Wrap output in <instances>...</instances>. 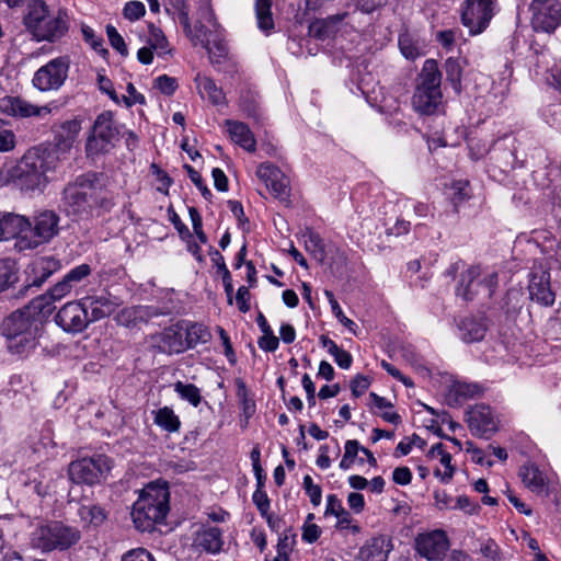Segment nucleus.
Wrapping results in <instances>:
<instances>
[{"instance_id":"nucleus-2","label":"nucleus","mask_w":561,"mask_h":561,"mask_svg":"<svg viewBox=\"0 0 561 561\" xmlns=\"http://www.w3.org/2000/svg\"><path fill=\"white\" fill-rule=\"evenodd\" d=\"M114 204L112 195L104 190L93 173L77 176L62 192L65 210L76 219L92 216L94 209L108 211Z\"/></svg>"},{"instance_id":"nucleus-56","label":"nucleus","mask_w":561,"mask_h":561,"mask_svg":"<svg viewBox=\"0 0 561 561\" xmlns=\"http://www.w3.org/2000/svg\"><path fill=\"white\" fill-rule=\"evenodd\" d=\"M216 255L218 256V260L220 261V272L222 273V283H224V286H225L226 295L228 297V302L232 304V290H233V287H232L230 272H229V270L226 266L224 256L219 252H216Z\"/></svg>"},{"instance_id":"nucleus-11","label":"nucleus","mask_w":561,"mask_h":561,"mask_svg":"<svg viewBox=\"0 0 561 561\" xmlns=\"http://www.w3.org/2000/svg\"><path fill=\"white\" fill-rule=\"evenodd\" d=\"M255 175L276 199L289 203L290 181L278 167L271 162H262L256 167Z\"/></svg>"},{"instance_id":"nucleus-64","label":"nucleus","mask_w":561,"mask_h":561,"mask_svg":"<svg viewBox=\"0 0 561 561\" xmlns=\"http://www.w3.org/2000/svg\"><path fill=\"white\" fill-rule=\"evenodd\" d=\"M322 534V529L317 524L302 525L301 539L305 542H316Z\"/></svg>"},{"instance_id":"nucleus-52","label":"nucleus","mask_w":561,"mask_h":561,"mask_svg":"<svg viewBox=\"0 0 561 561\" xmlns=\"http://www.w3.org/2000/svg\"><path fill=\"white\" fill-rule=\"evenodd\" d=\"M14 282L13 263L10 260H0V291Z\"/></svg>"},{"instance_id":"nucleus-34","label":"nucleus","mask_w":561,"mask_h":561,"mask_svg":"<svg viewBox=\"0 0 561 561\" xmlns=\"http://www.w3.org/2000/svg\"><path fill=\"white\" fill-rule=\"evenodd\" d=\"M182 324L187 348H193L199 343H206L210 339V332L205 325L188 321H182Z\"/></svg>"},{"instance_id":"nucleus-19","label":"nucleus","mask_w":561,"mask_h":561,"mask_svg":"<svg viewBox=\"0 0 561 561\" xmlns=\"http://www.w3.org/2000/svg\"><path fill=\"white\" fill-rule=\"evenodd\" d=\"M530 298L538 304L549 307L554 302V293L550 287V273L545 270L531 274L529 285Z\"/></svg>"},{"instance_id":"nucleus-55","label":"nucleus","mask_w":561,"mask_h":561,"mask_svg":"<svg viewBox=\"0 0 561 561\" xmlns=\"http://www.w3.org/2000/svg\"><path fill=\"white\" fill-rule=\"evenodd\" d=\"M82 34L85 42L98 53L101 55H106L107 49L104 47V42L101 37H98L94 31L89 26L82 27Z\"/></svg>"},{"instance_id":"nucleus-12","label":"nucleus","mask_w":561,"mask_h":561,"mask_svg":"<svg viewBox=\"0 0 561 561\" xmlns=\"http://www.w3.org/2000/svg\"><path fill=\"white\" fill-rule=\"evenodd\" d=\"M495 8V0H467L461 14L462 24L470 34L482 33L489 25Z\"/></svg>"},{"instance_id":"nucleus-39","label":"nucleus","mask_w":561,"mask_h":561,"mask_svg":"<svg viewBox=\"0 0 561 561\" xmlns=\"http://www.w3.org/2000/svg\"><path fill=\"white\" fill-rule=\"evenodd\" d=\"M153 422L156 425L167 432H176L180 428V420L173 410L169 407H163L153 412Z\"/></svg>"},{"instance_id":"nucleus-63","label":"nucleus","mask_w":561,"mask_h":561,"mask_svg":"<svg viewBox=\"0 0 561 561\" xmlns=\"http://www.w3.org/2000/svg\"><path fill=\"white\" fill-rule=\"evenodd\" d=\"M122 561H154L149 551L144 548L133 549L122 557Z\"/></svg>"},{"instance_id":"nucleus-24","label":"nucleus","mask_w":561,"mask_h":561,"mask_svg":"<svg viewBox=\"0 0 561 561\" xmlns=\"http://www.w3.org/2000/svg\"><path fill=\"white\" fill-rule=\"evenodd\" d=\"M80 119H70L61 124L60 130L56 135V144L51 149L58 150L60 159H65V154L73 147L76 139L81 130Z\"/></svg>"},{"instance_id":"nucleus-7","label":"nucleus","mask_w":561,"mask_h":561,"mask_svg":"<svg viewBox=\"0 0 561 561\" xmlns=\"http://www.w3.org/2000/svg\"><path fill=\"white\" fill-rule=\"evenodd\" d=\"M60 218L54 210L37 211L30 219V228L26 234H22L15 242L19 251L33 250L48 243L59 233Z\"/></svg>"},{"instance_id":"nucleus-35","label":"nucleus","mask_w":561,"mask_h":561,"mask_svg":"<svg viewBox=\"0 0 561 561\" xmlns=\"http://www.w3.org/2000/svg\"><path fill=\"white\" fill-rule=\"evenodd\" d=\"M479 392V386L462 380H454L447 392V397L455 403L474 397Z\"/></svg>"},{"instance_id":"nucleus-49","label":"nucleus","mask_w":561,"mask_h":561,"mask_svg":"<svg viewBox=\"0 0 561 561\" xmlns=\"http://www.w3.org/2000/svg\"><path fill=\"white\" fill-rule=\"evenodd\" d=\"M302 485L306 494L310 499L313 506H319L322 500V489L319 484H314L312 478L307 474L304 477Z\"/></svg>"},{"instance_id":"nucleus-37","label":"nucleus","mask_w":561,"mask_h":561,"mask_svg":"<svg viewBox=\"0 0 561 561\" xmlns=\"http://www.w3.org/2000/svg\"><path fill=\"white\" fill-rule=\"evenodd\" d=\"M199 94L207 98L214 104H220L225 100L224 92L215 82L205 76L198 75L195 79Z\"/></svg>"},{"instance_id":"nucleus-41","label":"nucleus","mask_w":561,"mask_h":561,"mask_svg":"<svg viewBox=\"0 0 561 561\" xmlns=\"http://www.w3.org/2000/svg\"><path fill=\"white\" fill-rule=\"evenodd\" d=\"M219 25L216 21L215 13L208 3L201 9V20L195 28V39L203 37V32L210 30L214 33H218Z\"/></svg>"},{"instance_id":"nucleus-13","label":"nucleus","mask_w":561,"mask_h":561,"mask_svg":"<svg viewBox=\"0 0 561 561\" xmlns=\"http://www.w3.org/2000/svg\"><path fill=\"white\" fill-rule=\"evenodd\" d=\"M530 11L536 31L550 33L561 24V0H533Z\"/></svg>"},{"instance_id":"nucleus-14","label":"nucleus","mask_w":561,"mask_h":561,"mask_svg":"<svg viewBox=\"0 0 561 561\" xmlns=\"http://www.w3.org/2000/svg\"><path fill=\"white\" fill-rule=\"evenodd\" d=\"M90 319L83 301L66 304L56 314V323L66 332H82Z\"/></svg>"},{"instance_id":"nucleus-33","label":"nucleus","mask_w":561,"mask_h":561,"mask_svg":"<svg viewBox=\"0 0 561 561\" xmlns=\"http://www.w3.org/2000/svg\"><path fill=\"white\" fill-rule=\"evenodd\" d=\"M65 80L66 72H35L32 82L36 89L46 92L59 89Z\"/></svg>"},{"instance_id":"nucleus-54","label":"nucleus","mask_w":561,"mask_h":561,"mask_svg":"<svg viewBox=\"0 0 561 561\" xmlns=\"http://www.w3.org/2000/svg\"><path fill=\"white\" fill-rule=\"evenodd\" d=\"M0 121V152H10L16 146V136L11 129L2 128Z\"/></svg>"},{"instance_id":"nucleus-29","label":"nucleus","mask_w":561,"mask_h":561,"mask_svg":"<svg viewBox=\"0 0 561 561\" xmlns=\"http://www.w3.org/2000/svg\"><path fill=\"white\" fill-rule=\"evenodd\" d=\"M459 337L466 343L481 341L486 332V325L482 319L466 317L459 323Z\"/></svg>"},{"instance_id":"nucleus-10","label":"nucleus","mask_w":561,"mask_h":561,"mask_svg":"<svg viewBox=\"0 0 561 561\" xmlns=\"http://www.w3.org/2000/svg\"><path fill=\"white\" fill-rule=\"evenodd\" d=\"M108 457L96 455L72 461L69 466V477L76 483H99L111 470Z\"/></svg>"},{"instance_id":"nucleus-30","label":"nucleus","mask_w":561,"mask_h":561,"mask_svg":"<svg viewBox=\"0 0 561 561\" xmlns=\"http://www.w3.org/2000/svg\"><path fill=\"white\" fill-rule=\"evenodd\" d=\"M78 515L85 527H100L107 519V512L98 504L81 505Z\"/></svg>"},{"instance_id":"nucleus-15","label":"nucleus","mask_w":561,"mask_h":561,"mask_svg":"<svg viewBox=\"0 0 561 561\" xmlns=\"http://www.w3.org/2000/svg\"><path fill=\"white\" fill-rule=\"evenodd\" d=\"M449 549V540L444 530L437 529L421 534L416 538V550L428 561L442 560Z\"/></svg>"},{"instance_id":"nucleus-1","label":"nucleus","mask_w":561,"mask_h":561,"mask_svg":"<svg viewBox=\"0 0 561 561\" xmlns=\"http://www.w3.org/2000/svg\"><path fill=\"white\" fill-rule=\"evenodd\" d=\"M43 308L44 298H36L2 321L0 331L10 354L26 358L39 346L45 331Z\"/></svg>"},{"instance_id":"nucleus-51","label":"nucleus","mask_w":561,"mask_h":561,"mask_svg":"<svg viewBox=\"0 0 561 561\" xmlns=\"http://www.w3.org/2000/svg\"><path fill=\"white\" fill-rule=\"evenodd\" d=\"M535 62L530 61L527 67H536V68H546V69H552L557 68L556 65H551L550 61L552 59L551 54L547 49H542L540 51H531L529 56Z\"/></svg>"},{"instance_id":"nucleus-8","label":"nucleus","mask_w":561,"mask_h":561,"mask_svg":"<svg viewBox=\"0 0 561 561\" xmlns=\"http://www.w3.org/2000/svg\"><path fill=\"white\" fill-rule=\"evenodd\" d=\"M442 72H421L413 95V107L422 115L439 114L444 111L440 90Z\"/></svg>"},{"instance_id":"nucleus-43","label":"nucleus","mask_w":561,"mask_h":561,"mask_svg":"<svg viewBox=\"0 0 561 561\" xmlns=\"http://www.w3.org/2000/svg\"><path fill=\"white\" fill-rule=\"evenodd\" d=\"M148 45L153 48L159 57L170 51L169 43L163 32L152 24L149 26Z\"/></svg>"},{"instance_id":"nucleus-58","label":"nucleus","mask_w":561,"mask_h":561,"mask_svg":"<svg viewBox=\"0 0 561 561\" xmlns=\"http://www.w3.org/2000/svg\"><path fill=\"white\" fill-rule=\"evenodd\" d=\"M145 12V5L140 1L127 2L124 8V16L130 21L140 19Z\"/></svg>"},{"instance_id":"nucleus-32","label":"nucleus","mask_w":561,"mask_h":561,"mask_svg":"<svg viewBox=\"0 0 561 561\" xmlns=\"http://www.w3.org/2000/svg\"><path fill=\"white\" fill-rule=\"evenodd\" d=\"M341 16L335 15L329 19L316 20L309 24L308 33L310 36L324 41L332 37L337 31V23Z\"/></svg>"},{"instance_id":"nucleus-27","label":"nucleus","mask_w":561,"mask_h":561,"mask_svg":"<svg viewBox=\"0 0 561 561\" xmlns=\"http://www.w3.org/2000/svg\"><path fill=\"white\" fill-rule=\"evenodd\" d=\"M207 50L213 64H221L222 59L228 56V47L226 42L220 37L219 32L214 33L208 30L203 32V37L197 39Z\"/></svg>"},{"instance_id":"nucleus-4","label":"nucleus","mask_w":561,"mask_h":561,"mask_svg":"<svg viewBox=\"0 0 561 561\" xmlns=\"http://www.w3.org/2000/svg\"><path fill=\"white\" fill-rule=\"evenodd\" d=\"M26 31L38 42H55L69 28V18L61 9H50L44 0H31L23 18Z\"/></svg>"},{"instance_id":"nucleus-60","label":"nucleus","mask_w":561,"mask_h":561,"mask_svg":"<svg viewBox=\"0 0 561 561\" xmlns=\"http://www.w3.org/2000/svg\"><path fill=\"white\" fill-rule=\"evenodd\" d=\"M344 448V455L346 456V458H351L354 460L358 453L362 451L368 458L369 461H375L373 454L368 449L360 447L357 440H347L345 443Z\"/></svg>"},{"instance_id":"nucleus-21","label":"nucleus","mask_w":561,"mask_h":561,"mask_svg":"<svg viewBox=\"0 0 561 561\" xmlns=\"http://www.w3.org/2000/svg\"><path fill=\"white\" fill-rule=\"evenodd\" d=\"M60 261L53 256L35 259L28 266V282L31 286L39 287L55 272L60 270Z\"/></svg>"},{"instance_id":"nucleus-36","label":"nucleus","mask_w":561,"mask_h":561,"mask_svg":"<svg viewBox=\"0 0 561 561\" xmlns=\"http://www.w3.org/2000/svg\"><path fill=\"white\" fill-rule=\"evenodd\" d=\"M386 539L380 536L370 539L362 549L363 561H386Z\"/></svg>"},{"instance_id":"nucleus-28","label":"nucleus","mask_w":561,"mask_h":561,"mask_svg":"<svg viewBox=\"0 0 561 561\" xmlns=\"http://www.w3.org/2000/svg\"><path fill=\"white\" fill-rule=\"evenodd\" d=\"M0 225L5 240L11 238L18 240L22 234H26L30 219L22 215L5 213L0 215Z\"/></svg>"},{"instance_id":"nucleus-38","label":"nucleus","mask_w":561,"mask_h":561,"mask_svg":"<svg viewBox=\"0 0 561 561\" xmlns=\"http://www.w3.org/2000/svg\"><path fill=\"white\" fill-rule=\"evenodd\" d=\"M85 309H91L90 321L99 320L112 313L114 310L113 304L105 297H88L83 300Z\"/></svg>"},{"instance_id":"nucleus-61","label":"nucleus","mask_w":561,"mask_h":561,"mask_svg":"<svg viewBox=\"0 0 561 561\" xmlns=\"http://www.w3.org/2000/svg\"><path fill=\"white\" fill-rule=\"evenodd\" d=\"M72 289L73 288L67 282V279L64 277L60 282H58L55 286H53L49 289L48 295L53 300H60L64 297H66L68 294H70Z\"/></svg>"},{"instance_id":"nucleus-5","label":"nucleus","mask_w":561,"mask_h":561,"mask_svg":"<svg viewBox=\"0 0 561 561\" xmlns=\"http://www.w3.org/2000/svg\"><path fill=\"white\" fill-rule=\"evenodd\" d=\"M170 492L165 483L151 482L140 492L133 505L131 518L140 531H151L169 512Z\"/></svg>"},{"instance_id":"nucleus-40","label":"nucleus","mask_w":561,"mask_h":561,"mask_svg":"<svg viewBox=\"0 0 561 561\" xmlns=\"http://www.w3.org/2000/svg\"><path fill=\"white\" fill-rule=\"evenodd\" d=\"M271 7V0H255L257 26L264 33H270L274 28Z\"/></svg>"},{"instance_id":"nucleus-53","label":"nucleus","mask_w":561,"mask_h":561,"mask_svg":"<svg viewBox=\"0 0 561 561\" xmlns=\"http://www.w3.org/2000/svg\"><path fill=\"white\" fill-rule=\"evenodd\" d=\"M106 34L112 47L116 49L122 56H126L127 46L117 30L113 25L108 24L106 25Z\"/></svg>"},{"instance_id":"nucleus-45","label":"nucleus","mask_w":561,"mask_h":561,"mask_svg":"<svg viewBox=\"0 0 561 561\" xmlns=\"http://www.w3.org/2000/svg\"><path fill=\"white\" fill-rule=\"evenodd\" d=\"M305 248L316 260L323 262L325 259L324 247L321 238L316 233L305 236Z\"/></svg>"},{"instance_id":"nucleus-22","label":"nucleus","mask_w":561,"mask_h":561,"mask_svg":"<svg viewBox=\"0 0 561 561\" xmlns=\"http://www.w3.org/2000/svg\"><path fill=\"white\" fill-rule=\"evenodd\" d=\"M519 477L524 485L536 494L548 491L549 479L547 473L534 462H526L519 468Z\"/></svg>"},{"instance_id":"nucleus-57","label":"nucleus","mask_w":561,"mask_h":561,"mask_svg":"<svg viewBox=\"0 0 561 561\" xmlns=\"http://www.w3.org/2000/svg\"><path fill=\"white\" fill-rule=\"evenodd\" d=\"M150 169L152 174L156 176L157 190L161 193L167 194L172 183L171 179L157 164H152Z\"/></svg>"},{"instance_id":"nucleus-16","label":"nucleus","mask_w":561,"mask_h":561,"mask_svg":"<svg viewBox=\"0 0 561 561\" xmlns=\"http://www.w3.org/2000/svg\"><path fill=\"white\" fill-rule=\"evenodd\" d=\"M468 426L477 436H490L499 428V419L485 404H476L467 413Z\"/></svg>"},{"instance_id":"nucleus-23","label":"nucleus","mask_w":561,"mask_h":561,"mask_svg":"<svg viewBox=\"0 0 561 561\" xmlns=\"http://www.w3.org/2000/svg\"><path fill=\"white\" fill-rule=\"evenodd\" d=\"M159 348L168 354H179L187 350L182 321L170 325L161 333Z\"/></svg>"},{"instance_id":"nucleus-25","label":"nucleus","mask_w":561,"mask_h":561,"mask_svg":"<svg viewBox=\"0 0 561 561\" xmlns=\"http://www.w3.org/2000/svg\"><path fill=\"white\" fill-rule=\"evenodd\" d=\"M230 139L249 152L256 149V140L249 126L242 122L227 119L225 122Z\"/></svg>"},{"instance_id":"nucleus-6","label":"nucleus","mask_w":561,"mask_h":561,"mask_svg":"<svg viewBox=\"0 0 561 561\" xmlns=\"http://www.w3.org/2000/svg\"><path fill=\"white\" fill-rule=\"evenodd\" d=\"M81 538L80 531L59 522L39 523L31 533L32 547L44 552L55 549L65 550L77 543Z\"/></svg>"},{"instance_id":"nucleus-31","label":"nucleus","mask_w":561,"mask_h":561,"mask_svg":"<svg viewBox=\"0 0 561 561\" xmlns=\"http://www.w3.org/2000/svg\"><path fill=\"white\" fill-rule=\"evenodd\" d=\"M480 275L478 267H468L461 274V278L457 286V295L465 300H470L477 293V288L480 286V282H477V277Z\"/></svg>"},{"instance_id":"nucleus-50","label":"nucleus","mask_w":561,"mask_h":561,"mask_svg":"<svg viewBox=\"0 0 561 561\" xmlns=\"http://www.w3.org/2000/svg\"><path fill=\"white\" fill-rule=\"evenodd\" d=\"M91 274V267L89 264H80L71 268L64 277L70 284L72 288L78 286L85 277Z\"/></svg>"},{"instance_id":"nucleus-9","label":"nucleus","mask_w":561,"mask_h":561,"mask_svg":"<svg viewBox=\"0 0 561 561\" xmlns=\"http://www.w3.org/2000/svg\"><path fill=\"white\" fill-rule=\"evenodd\" d=\"M121 129L113 113L104 111L99 114L87 139L85 150L89 156L106 153L119 141Z\"/></svg>"},{"instance_id":"nucleus-47","label":"nucleus","mask_w":561,"mask_h":561,"mask_svg":"<svg viewBox=\"0 0 561 561\" xmlns=\"http://www.w3.org/2000/svg\"><path fill=\"white\" fill-rule=\"evenodd\" d=\"M22 523V518L10 516L0 517V541L4 542L16 536V526Z\"/></svg>"},{"instance_id":"nucleus-26","label":"nucleus","mask_w":561,"mask_h":561,"mask_svg":"<svg viewBox=\"0 0 561 561\" xmlns=\"http://www.w3.org/2000/svg\"><path fill=\"white\" fill-rule=\"evenodd\" d=\"M427 457L440 465V468H436L434 471L435 477L443 482H448L454 476L455 468L451 465V455L444 448L443 444L433 445L427 453Z\"/></svg>"},{"instance_id":"nucleus-17","label":"nucleus","mask_w":561,"mask_h":561,"mask_svg":"<svg viewBox=\"0 0 561 561\" xmlns=\"http://www.w3.org/2000/svg\"><path fill=\"white\" fill-rule=\"evenodd\" d=\"M0 112L8 116L26 118L32 116L44 117L50 113L48 106H37L18 96L0 99Z\"/></svg>"},{"instance_id":"nucleus-18","label":"nucleus","mask_w":561,"mask_h":561,"mask_svg":"<svg viewBox=\"0 0 561 561\" xmlns=\"http://www.w3.org/2000/svg\"><path fill=\"white\" fill-rule=\"evenodd\" d=\"M358 89L367 103L379 113H383L386 92L379 82H376L374 72H359Z\"/></svg>"},{"instance_id":"nucleus-62","label":"nucleus","mask_w":561,"mask_h":561,"mask_svg":"<svg viewBox=\"0 0 561 561\" xmlns=\"http://www.w3.org/2000/svg\"><path fill=\"white\" fill-rule=\"evenodd\" d=\"M345 508L342 505V502L335 494H330L327 496V507H325V515H333L334 517H337L341 515Z\"/></svg>"},{"instance_id":"nucleus-59","label":"nucleus","mask_w":561,"mask_h":561,"mask_svg":"<svg viewBox=\"0 0 561 561\" xmlns=\"http://www.w3.org/2000/svg\"><path fill=\"white\" fill-rule=\"evenodd\" d=\"M252 501L255 504L260 514L266 515V512L270 511L271 503H270V499H268L266 492L263 491L262 488H257L254 491V493L252 495Z\"/></svg>"},{"instance_id":"nucleus-42","label":"nucleus","mask_w":561,"mask_h":561,"mask_svg":"<svg viewBox=\"0 0 561 561\" xmlns=\"http://www.w3.org/2000/svg\"><path fill=\"white\" fill-rule=\"evenodd\" d=\"M45 468H42L41 466L30 469L26 474V480L23 481L25 485H33V491L39 496L45 495L48 489V485L45 482L46 476L43 472Z\"/></svg>"},{"instance_id":"nucleus-3","label":"nucleus","mask_w":561,"mask_h":561,"mask_svg":"<svg viewBox=\"0 0 561 561\" xmlns=\"http://www.w3.org/2000/svg\"><path fill=\"white\" fill-rule=\"evenodd\" d=\"M61 160L58 150L39 145L23 154L12 176L22 191L39 194L47 187Z\"/></svg>"},{"instance_id":"nucleus-44","label":"nucleus","mask_w":561,"mask_h":561,"mask_svg":"<svg viewBox=\"0 0 561 561\" xmlns=\"http://www.w3.org/2000/svg\"><path fill=\"white\" fill-rule=\"evenodd\" d=\"M447 188L448 195L455 205H458L470 197L469 182L467 180L454 181Z\"/></svg>"},{"instance_id":"nucleus-48","label":"nucleus","mask_w":561,"mask_h":561,"mask_svg":"<svg viewBox=\"0 0 561 561\" xmlns=\"http://www.w3.org/2000/svg\"><path fill=\"white\" fill-rule=\"evenodd\" d=\"M398 44L401 54L407 59L413 60L421 55L419 47L408 34H401L399 36Z\"/></svg>"},{"instance_id":"nucleus-46","label":"nucleus","mask_w":561,"mask_h":561,"mask_svg":"<svg viewBox=\"0 0 561 561\" xmlns=\"http://www.w3.org/2000/svg\"><path fill=\"white\" fill-rule=\"evenodd\" d=\"M175 391L182 399L188 401L194 407H197L201 402L199 390L192 383H183L179 381L175 383Z\"/></svg>"},{"instance_id":"nucleus-20","label":"nucleus","mask_w":561,"mask_h":561,"mask_svg":"<svg viewBox=\"0 0 561 561\" xmlns=\"http://www.w3.org/2000/svg\"><path fill=\"white\" fill-rule=\"evenodd\" d=\"M224 545L222 533L218 527H202L193 538V548L210 554L218 553Z\"/></svg>"}]
</instances>
